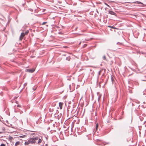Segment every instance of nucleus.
I'll list each match as a JSON object with an SVG mask.
<instances>
[{"label": "nucleus", "instance_id": "10", "mask_svg": "<svg viewBox=\"0 0 146 146\" xmlns=\"http://www.w3.org/2000/svg\"><path fill=\"white\" fill-rule=\"evenodd\" d=\"M5 129L3 128V131H2L0 132V134L2 133H3V132L5 131Z\"/></svg>", "mask_w": 146, "mask_h": 146}, {"label": "nucleus", "instance_id": "27", "mask_svg": "<svg viewBox=\"0 0 146 146\" xmlns=\"http://www.w3.org/2000/svg\"><path fill=\"white\" fill-rule=\"evenodd\" d=\"M34 90H36V89H34Z\"/></svg>", "mask_w": 146, "mask_h": 146}, {"label": "nucleus", "instance_id": "7", "mask_svg": "<svg viewBox=\"0 0 146 146\" xmlns=\"http://www.w3.org/2000/svg\"><path fill=\"white\" fill-rule=\"evenodd\" d=\"M33 139L34 141H35L36 140H37L38 139V137H35L33 138Z\"/></svg>", "mask_w": 146, "mask_h": 146}, {"label": "nucleus", "instance_id": "26", "mask_svg": "<svg viewBox=\"0 0 146 146\" xmlns=\"http://www.w3.org/2000/svg\"><path fill=\"white\" fill-rule=\"evenodd\" d=\"M138 3L140 4H141V2H138Z\"/></svg>", "mask_w": 146, "mask_h": 146}, {"label": "nucleus", "instance_id": "1", "mask_svg": "<svg viewBox=\"0 0 146 146\" xmlns=\"http://www.w3.org/2000/svg\"><path fill=\"white\" fill-rule=\"evenodd\" d=\"M35 69L34 68H33L32 69H27L26 70V72H29L32 73L35 71Z\"/></svg>", "mask_w": 146, "mask_h": 146}, {"label": "nucleus", "instance_id": "9", "mask_svg": "<svg viewBox=\"0 0 146 146\" xmlns=\"http://www.w3.org/2000/svg\"><path fill=\"white\" fill-rule=\"evenodd\" d=\"M42 142V140L40 139H39V140L38 141V143L40 144Z\"/></svg>", "mask_w": 146, "mask_h": 146}, {"label": "nucleus", "instance_id": "8", "mask_svg": "<svg viewBox=\"0 0 146 146\" xmlns=\"http://www.w3.org/2000/svg\"><path fill=\"white\" fill-rule=\"evenodd\" d=\"M20 142L19 141H17V142L15 143V145L16 146H17L18 145H19V143H20Z\"/></svg>", "mask_w": 146, "mask_h": 146}, {"label": "nucleus", "instance_id": "30", "mask_svg": "<svg viewBox=\"0 0 146 146\" xmlns=\"http://www.w3.org/2000/svg\"><path fill=\"white\" fill-rule=\"evenodd\" d=\"M70 134H72V133H70Z\"/></svg>", "mask_w": 146, "mask_h": 146}, {"label": "nucleus", "instance_id": "25", "mask_svg": "<svg viewBox=\"0 0 146 146\" xmlns=\"http://www.w3.org/2000/svg\"><path fill=\"white\" fill-rule=\"evenodd\" d=\"M53 131H54L55 132H56V130H55V129H53V130H52Z\"/></svg>", "mask_w": 146, "mask_h": 146}, {"label": "nucleus", "instance_id": "2", "mask_svg": "<svg viewBox=\"0 0 146 146\" xmlns=\"http://www.w3.org/2000/svg\"><path fill=\"white\" fill-rule=\"evenodd\" d=\"M25 35V34L23 32L21 33V36L20 37V40H22L23 39V38Z\"/></svg>", "mask_w": 146, "mask_h": 146}, {"label": "nucleus", "instance_id": "29", "mask_svg": "<svg viewBox=\"0 0 146 146\" xmlns=\"http://www.w3.org/2000/svg\"><path fill=\"white\" fill-rule=\"evenodd\" d=\"M139 130H140V128H139Z\"/></svg>", "mask_w": 146, "mask_h": 146}, {"label": "nucleus", "instance_id": "22", "mask_svg": "<svg viewBox=\"0 0 146 146\" xmlns=\"http://www.w3.org/2000/svg\"><path fill=\"white\" fill-rule=\"evenodd\" d=\"M69 129V128H68V129H67L66 130H64V131H68V129Z\"/></svg>", "mask_w": 146, "mask_h": 146}, {"label": "nucleus", "instance_id": "28", "mask_svg": "<svg viewBox=\"0 0 146 146\" xmlns=\"http://www.w3.org/2000/svg\"><path fill=\"white\" fill-rule=\"evenodd\" d=\"M34 90H36V89H34Z\"/></svg>", "mask_w": 146, "mask_h": 146}, {"label": "nucleus", "instance_id": "5", "mask_svg": "<svg viewBox=\"0 0 146 146\" xmlns=\"http://www.w3.org/2000/svg\"><path fill=\"white\" fill-rule=\"evenodd\" d=\"M109 13L111 15H114L115 16L116 15V14L115 12H113L112 11H109Z\"/></svg>", "mask_w": 146, "mask_h": 146}, {"label": "nucleus", "instance_id": "13", "mask_svg": "<svg viewBox=\"0 0 146 146\" xmlns=\"http://www.w3.org/2000/svg\"><path fill=\"white\" fill-rule=\"evenodd\" d=\"M70 130L71 132H72L74 131V128H70Z\"/></svg>", "mask_w": 146, "mask_h": 146}, {"label": "nucleus", "instance_id": "19", "mask_svg": "<svg viewBox=\"0 0 146 146\" xmlns=\"http://www.w3.org/2000/svg\"><path fill=\"white\" fill-rule=\"evenodd\" d=\"M109 27H111V28H113V29H115V28H113V27H110V26H108Z\"/></svg>", "mask_w": 146, "mask_h": 146}, {"label": "nucleus", "instance_id": "24", "mask_svg": "<svg viewBox=\"0 0 146 146\" xmlns=\"http://www.w3.org/2000/svg\"><path fill=\"white\" fill-rule=\"evenodd\" d=\"M63 47L64 48H67V47L66 46H63Z\"/></svg>", "mask_w": 146, "mask_h": 146}, {"label": "nucleus", "instance_id": "6", "mask_svg": "<svg viewBox=\"0 0 146 146\" xmlns=\"http://www.w3.org/2000/svg\"><path fill=\"white\" fill-rule=\"evenodd\" d=\"M30 143V142L29 140L28 141H26L25 142V145H28Z\"/></svg>", "mask_w": 146, "mask_h": 146}, {"label": "nucleus", "instance_id": "23", "mask_svg": "<svg viewBox=\"0 0 146 146\" xmlns=\"http://www.w3.org/2000/svg\"><path fill=\"white\" fill-rule=\"evenodd\" d=\"M57 130H58L59 131H60V128H57Z\"/></svg>", "mask_w": 146, "mask_h": 146}, {"label": "nucleus", "instance_id": "11", "mask_svg": "<svg viewBox=\"0 0 146 146\" xmlns=\"http://www.w3.org/2000/svg\"><path fill=\"white\" fill-rule=\"evenodd\" d=\"M13 139V137L11 136H9V139L10 140H12Z\"/></svg>", "mask_w": 146, "mask_h": 146}, {"label": "nucleus", "instance_id": "21", "mask_svg": "<svg viewBox=\"0 0 146 146\" xmlns=\"http://www.w3.org/2000/svg\"><path fill=\"white\" fill-rule=\"evenodd\" d=\"M109 143H106L104 144V145L109 144Z\"/></svg>", "mask_w": 146, "mask_h": 146}, {"label": "nucleus", "instance_id": "20", "mask_svg": "<svg viewBox=\"0 0 146 146\" xmlns=\"http://www.w3.org/2000/svg\"><path fill=\"white\" fill-rule=\"evenodd\" d=\"M17 107H21V106L20 105H18L17 106Z\"/></svg>", "mask_w": 146, "mask_h": 146}, {"label": "nucleus", "instance_id": "15", "mask_svg": "<svg viewBox=\"0 0 146 146\" xmlns=\"http://www.w3.org/2000/svg\"><path fill=\"white\" fill-rule=\"evenodd\" d=\"M47 23V22H43L42 24V25H45Z\"/></svg>", "mask_w": 146, "mask_h": 146}, {"label": "nucleus", "instance_id": "12", "mask_svg": "<svg viewBox=\"0 0 146 146\" xmlns=\"http://www.w3.org/2000/svg\"><path fill=\"white\" fill-rule=\"evenodd\" d=\"M29 32V31L28 30H27V31H26L25 33V35H27L28 33Z\"/></svg>", "mask_w": 146, "mask_h": 146}, {"label": "nucleus", "instance_id": "14", "mask_svg": "<svg viewBox=\"0 0 146 146\" xmlns=\"http://www.w3.org/2000/svg\"><path fill=\"white\" fill-rule=\"evenodd\" d=\"M103 59L106 60V57L105 56H104L103 57Z\"/></svg>", "mask_w": 146, "mask_h": 146}, {"label": "nucleus", "instance_id": "4", "mask_svg": "<svg viewBox=\"0 0 146 146\" xmlns=\"http://www.w3.org/2000/svg\"><path fill=\"white\" fill-rule=\"evenodd\" d=\"M63 104V103L62 102H60L59 103V106L60 109H62Z\"/></svg>", "mask_w": 146, "mask_h": 146}, {"label": "nucleus", "instance_id": "17", "mask_svg": "<svg viewBox=\"0 0 146 146\" xmlns=\"http://www.w3.org/2000/svg\"><path fill=\"white\" fill-rule=\"evenodd\" d=\"M0 146H5V145L4 144L2 143L1 144Z\"/></svg>", "mask_w": 146, "mask_h": 146}, {"label": "nucleus", "instance_id": "16", "mask_svg": "<svg viewBox=\"0 0 146 146\" xmlns=\"http://www.w3.org/2000/svg\"><path fill=\"white\" fill-rule=\"evenodd\" d=\"M96 129V131H97L98 130V129H99V130H100V128H95Z\"/></svg>", "mask_w": 146, "mask_h": 146}, {"label": "nucleus", "instance_id": "3", "mask_svg": "<svg viewBox=\"0 0 146 146\" xmlns=\"http://www.w3.org/2000/svg\"><path fill=\"white\" fill-rule=\"evenodd\" d=\"M30 142V143H34L36 142V141H34L33 139V138H31L30 139H29Z\"/></svg>", "mask_w": 146, "mask_h": 146}, {"label": "nucleus", "instance_id": "18", "mask_svg": "<svg viewBox=\"0 0 146 146\" xmlns=\"http://www.w3.org/2000/svg\"><path fill=\"white\" fill-rule=\"evenodd\" d=\"M98 124H97L96 125V128H98Z\"/></svg>", "mask_w": 146, "mask_h": 146}]
</instances>
